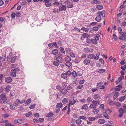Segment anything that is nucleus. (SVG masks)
Here are the masks:
<instances>
[{
  "label": "nucleus",
  "mask_w": 126,
  "mask_h": 126,
  "mask_svg": "<svg viewBox=\"0 0 126 126\" xmlns=\"http://www.w3.org/2000/svg\"><path fill=\"white\" fill-rule=\"evenodd\" d=\"M95 56L94 54H90L88 56V58L90 59H93L94 58Z\"/></svg>",
  "instance_id": "nucleus-17"
},
{
  "label": "nucleus",
  "mask_w": 126,
  "mask_h": 126,
  "mask_svg": "<svg viewBox=\"0 0 126 126\" xmlns=\"http://www.w3.org/2000/svg\"><path fill=\"white\" fill-rule=\"evenodd\" d=\"M71 74L74 78H76L77 76V73L75 71L71 73Z\"/></svg>",
  "instance_id": "nucleus-28"
},
{
  "label": "nucleus",
  "mask_w": 126,
  "mask_h": 126,
  "mask_svg": "<svg viewBox=\"0 0 126 126\" xmlns=\"http://www.w3.org/2000/svg\"><path fill=\"white\" fill-rule=\"evenodd\" d=\"M67 76H70L71 74V72L70 70H68L65 73Z\"/></svg>",
  "instance_id": "nucleus-30"
},
{
  "label": "nucleus",
  "mask_w": 126,
  "mask_h": 126,
  "mask_svg": "<svg viewBox=\"0 0 126 126\" xmlns=\"http://www.w3.org/2000/svg\"><path fill=\"white\" fill-rule=\"evenodd\" d=\"M118 29L119 33L122 35V33L123 32H122V29L121 28L119 27H118Z\"/></svg>",
  "instance_id": "nucleus-54"
},
{
  "label": "nucleus",
  "mask_w": 126,
  "mask_h": 126,
  "mask_svg": "<svg viewBox=\"0 0 126 126\" xmlns=\"http://www.w3.org/2000/svg\"><path fill=\"white\" fill-rule=\"evenodd\" d=\"M94 97L95 99H97L98 98L100 97H99L98 95L97 94H94Z\"/></svg>",
  "instance_id": "nucleus-44"
},
{
  "label": "nucleus",
  "mask_w": 126,
  "mask_h": 126,
  "mask_svg": "<svg viewBox=\"0 0 126 126\" xmlns=\"http://www.w3.org/2000/svg\"><path fill=\"white\" fill-rule=\"evenodd\" d=\"M119 111L120 113H124V110L122 108H120L119 109Z\"/></svg>",
  "instance_id": "nucleus-40"
},
{
  "label": "nucleus",
  "mask_w": 126,
  "mask_h": 126,
  "mask_svg": "<svg viewBox=\"0 0 126 126\" xmlns=\"http://www.w3.org/2000/svg\"><path fill=\"white\" fill-rule=\"evenodd\" d=\"M77 76H81L82 75V73L81 72V71H79L77 72Z\"/></svg>",
  "instance_id": "nucleus-50"
},
{
  "label": "nucleus",
  "mask_w": 126,
  "mask_h": 126,
  "mask_svg": "<svg viewBox=\"0 0 126 126\" xmlns=\"http://www.w3.org/2000/svg\"><path fill=\"white\" fill-rule=\"evenodd\" d=\"M84 52L87 53L92 52V51L90 50L89 48L86 47L84 49Z\"/></svg>",
  "instance_id": "nucleus-14"
},
{
  "label": "nucleus",
  "mask_w": 126,
  "mask_h": 126,
  "mask_svg": "<svg viewBox=\"0 0 126 126\" xmlns=\"http://www.w3.org/2000/svg\"><path fill=\"white\" fill-rule=\"evenodd\" d=\"M82 36L84 37H86L87 38H88L89 37V35L88 34H87L86 33H83L82 34Z\"/></svg>",
  "instance_id": "nucleus-36"
},
{
  "label": "nucleus",
  "mask_w": 126,
  "mask_h": 126,
  "mask_svg": "<svg viewBox=\"0 0 126 126\" xmlns=\"http://www.w3.org/2000/svg\"><path fill=\"white\" fill-rule=\"evenodd\" d=\"M43 2L45 3V5L47 7H49L51 5V3H49L48 0H44Z\"/></svg>",
  "instance_id": "nucleus-6"
},
{
  "label": "nucleus",
  "mask_w": 126,
  "mask_h": 126,
  "mask_svg": "<svg viewBox=\"0 0 126 126\" xmlns=\"http://www.w3.org/2000/svg\"><path fill=\"white\" fill-rule=\"evenodd\" d=\"M97 23L96 22H92L90 24V25H91L93 26H94L96 25Z\"/></svg>",
  "instance_id": "nucleus-61"
},
{
  "label": "nucleus",
  "mask_w": 126,
  "mask_h": 126,
  "mask_svg": "<svg viewBox=\"0 0 126 126\" xmlns=\"http://www.w3.org/2000/svg\"><path fill=\"white\" fill-rule=\"evenodd\" d=\"M105 69H100L98 71L99 73H102L104 72L105 71Z\"/></svg>",
  "instance_id": "nucleus-51"
},
{
  "label": "nucleus",
  "mask_w": 126,
  "mask_h": 126,
  "mask_svg": "<svg viewBox=\"0 0 126 126\" xmlns=\"http://www.w3.org/2000/svg\"><path fill=\"white\" fill-rule=\"evenodd\" d=\"M98 122L100 124H103L105 122V121L103 119H99Z\"/></svg>",
  "instance_id": "nucleus-11"
},
{
  "label": "nucleus",
  "mask_w": 126,
  "mask_h": 126,
  "mask_svg": "<svg viewBox=\"0 0 126 126\" xmlns=\"http://www.w3.org/2000/svg\"><path fill=\"white\" fill-rule=\"evenodd\" d=\"M125 98L124 96H122L119 98V100L120 102H122L124 100Z\"/></svg>",
  "instance_id": "nucleus-27"
},
{
  "label": "nucleus",
  "mask_w": 126,
  "mask_h": 126,
  "mask_svg": "<svg viewBox=\"0 0 126 126\" xmlns=\"http://www.w3.org/2000/svg\"><path fill=\"white\" fill-rule=\"evenodd\" d=\"M99 54L100 53L99 52L97 53L95 57H94V59L95 60H98V59Z\"/></svg>",
  "instance_id": "nucleus-43"
},
{
  "label": "nucleus",
  "mask_w": 126,
  "mask_h": 126,
  "mask_svg": "<svg viewBox=\"0 0 126 126\" xmlns=\"http://www.w3.org/2000/svg\"><path fill=\"white\" fill-rule=\"evenodd\" d=\"M101 16L99 15L97 16L95 18V20L97 22H99L101 20Z\"/></svg>",
  "instance_id": "nucleus-8"
},
{
  "label": "nucleus",
  "mask_w": 126,
  "mask_h": 126,
  "mask_svg": "<svg viewBox=\"0 0 126 126\" xmlns=\"http://www.w3.org/2000/svg\"><path fill=\"white\" fill-rule=\"evenodd\" d=\"M16 17H20L21 15V14L19 12L16 13Z\"/></svg>",
  "instance_id": "nucleus-56"
},
{
  "label": "nucleus",
  "mask_w": 126,
  "mask_h": 126,
  "mask_svg": "<svg viewBox=\"0 0 126 126\" xmlns=\"http://www.w3.org/2000/svg\"><path fill=\"white\" fill-rule=\"evenodd\" d=\"M11 17L13 18H15L16 14L14 12H12L11 14Z\"/></svg>",
  "instance_id": "nucleus-59"
},
{
  "label": "nucleus",
  "mask_w": 126,
  "mask_h": 126,
  "mask_svg": "<svg viewBox=\"0 0 126 126\" xmlns=\"http://www.w3.org/2000/svg\"><path fill=\"white\" fill-rule=\"evenodd\" d=\"M81 30L84 31L86 32H88L89 30L88 29L84 27H82Z\"/></svg>",
  "instance_id": "nucleus-39"
},
{
  "label": "nucleus",
  "mask_w": 126,
  "mask_h": 126,
  "mask_svg": "<svg viewBox=\"0 0 126 126\" xmlns=\"http://www.w3.org/2000/svg\"><path fill=\"white\" fill-rule=\"evenodd\" d=\"M20 101L19 99H16V100L13 103V105L15 106H16L20 103Z\"/></svg>",
  "instance_id": "nucleus-4"
},
{
  "label": "nucleus",
  "mask_w": 126,
  "mask_h": 126,
  "mask_svg": "<svg viewBox=\"0 0 126 126\" xmlns=\"http://www.w3.org/2000/svg\"><path fill=\"white\" fill-rule=\"evenodd\" d=\"M53 5L55 6H58L60 4V3L58 1H55L53 3Z\"/></svg>",
  "instance_id": "nucleus-38"
},
{
  "label": "nucleus",
  "mask_w": 126,
  "mask_h": 126,
  "mask_svg": "<svg viewBox=\"0 0 126 126\" xmlns=\"http://www.w3.org/2000/svg\"><path fill=\"white\" fill-rule=\"evenodd\" d=\"M95 119V118L93 117L88 118V120L90 121H93Z\"/></svg>",
  "instance_id": "nucleus-55"
},
{
  "label": "nucleus",
  "mask_w": 126,
  "mask_h": 126,
  "mask_svg": "<svg viewBox=\"0 0 126 126\" xmlns=\"http://www.w3.org/2000/svg\"><path fill=\"white\" fill-rule=\"evenodd\" d=\"M124 79V77H120L119 78H118V79L119 80V81L120 82L123 79Z\"/></svg>",
  "instance_id": "nucleus-62"
},
{
  "label": "nucleus",
  "mask_w": 126,
  "mask_h": 126,
  "mask_svg": "<svg viewBox=\"0 0 126 126\" xmlns=\"http://www.w3.org/2000/svg\"><path fill=\"white\" fill-rule=\"evenodd\" d=\"M83 62L85 65H88L90 63V61L89 59L86 58L84 60Z\"/></svg>",
  "instance_id": "nucleus-5"
},
{
  "label": "nucleus",
  "mask_w": 126,
  "mask_h": 126,
  "mask_svg": "<svg viewBox=\"0 0 126 126\" xmlns=\"http://www.w3.org/2000/svg\"><path fill=\"white\" fill-rule=\"evenodd\" d=\"M91 42L94 44H96L97 43V42L96 40L94 39H92L91 40Z\"/></svg>",
  "instance_id": "nucleus-25"
},
{
  "label": "nucleus",
  "mask_w": 126,
  "mask_h": 126,
  "mask_svg": "<svg viewBox=\"0 0 126 126\" xmlns=\"http://www.w3.org/2000/svg\"><path fill=\"white\" fill-rule=\"evenodd\" d=\"M48 47L51 48H52L53 47V44L52 43H49L48 45Z\"/></svg>",
  "instance_id": "nucleus-63"
},
{
  "label": "nucleus",
  "mask_w": 126,
  "mask_h": 126,
  "mask_svg": "<svg viewBox=\"0 0 126 126\" xmlns=\"http://www.w3.org/2000/svg\"><path fill=\"white\" fill-rule=\"evenodd\" d=\"M17 58V57L16 56H15L13 57L12 58L11 60V62L12 63H14L15 60Z\"/></svg>",
  "instance_id": "nucleus-20"
},
{
  "label": "nucleus",
  "mask_w": 126,
  "mask_h": 126,
  "mask_svg": "<svg viewBox=\"0 0 126 126\" xmlns=\"http://www.w3.org/2000/svg\"><path fill=\"white\" fill-rule=\"evenodd\" d=\"M92 29L93 31H96L98 30V28L97 27H93Z\"/></svg>",
  "instance_id": "nucleus-53"
},
{
  "label": "nucleus",
  "mask_w": 126,
  "mask_h": 126,
  "mask_svg": "<svg viewBox=\"0 0 126 126\" xmlns=\"http://www.w3.org/2000/svg\"><path fill=\"white\" fill-rule=\"evenodd\" d=\"M56 60L59 63H61L63 61V59L61 56H58L56 58Z\"/></svg>",
  "instance_id": "nucleus-3"
},
{
  "label": "nucleus",
  "mask_w": 126,
  "mask_h": 126,
  "mask_svg": "<svg viewBox=\"0 0 126 126\" xmlns=\"http://www.w3.org/2000/svg\"><path fill=\"white\" fill-rule=\"evenodd\" d=\"M63 107V104L61 103H58L56 105V107L57 108H61Z\"/></svg>",
  "instance_id": "nucleus-22"
},
{
  "label": "nucleus",
  "mask_w": 126,
  "mask_h": 126,
  "mask_svg": "<svg viewBox=\"0 0 126 126\" xmlns=\"http://www.w3.org/2000/svg\"><path fill=\"white\" fill-rule=\"evenodd\" d=\"M65 60L66 62H70L71 61V59L69 57L67 56L65 58Z\"/></svg>",
  "instance_id": "nucleus-13"
},
{
  "label": "nucleus",
  "mask_w": 126,
  "mask_h": 126,
  "mask_svg": "<svg viewBox=\"0 0 126 126\" xmlns=\"http://www.w3.org/2000/svg\"><path fill=\"white\" fill-rule=\"evenodd\" d=\"M66 10V6L62 5V6H60L59 7V10L60 11H65Z\"/></svg>",
  "instance_id": "nucleus-1"
},
{
  "label": "nucleus",
  "mask_w": 126,
  "mask_h": 126,
  "mask_svg": "<svg viewBox=\"0 0 126 126\" xmlns=\"http://www.w3.org/2000/svg\"><path fill=\"white\" fill-rule=\"evenodd\" d=\"M60 51L63 54H65V51L64 50V49L62 47H60Z\"/></svg>",
  "instance_id": "nucleus-41"
},
{
  "label": "nucleus",
  "mask_w": 126,
  "mask_h": 126,
  "mask_svg": "<svg viewBox=\"0 0 126 126\" xmlns=\"http://www.w3.org/2000/svg\"><path fill=\"white\" fill-rule=\"evenodd\" d=\"M76 100L74 102H73L72 101L69 100V102L70 104H71V105H73L76 102Z\"/></svg>",
  "instance_id": "nucleus-48"
},
{
  "label": "nucleus",
  "mask_w": 126,
  "mask_h": 126,
  "mask_svg": "<svg viewBox=\"0 0 126 126\" xmlns=\"http://www.w3.org/2000/svg\"><path fill=\"white\" fill-rule=\"evenodd\" d=\"M17 120L18 123L19 124H21L23 123L24 122V120L23 119H19Z\"/></svg>",
  "instance_id": "nucleus-32"
},
{
  "label": "nucleus",
  "mask_w": 126,
  "mask_h": 126,
  "mask_svg": "<svg viewBox=\"0 0 126 126\" xmlns=\"http://www.w3.org/2000/svg\"><path fill=\"white\" fill-rule=\"evenodd\" d=\"M82 120L81 119H78L76 120V123L78 125H80L81 123Z\"/></svg>",
  "instance_id": "nucleus-29"
},
{
  "label": "nucleus",
  "mask_w": 126,
  "mask_h": 126,
  "mask_svg": "<svg viewBox=\"0 0 126 126\" xmlns=\"http://www.w3.org/2000/svg\"><path fill=\"white\" fill-rule=\"evenodd\" d=\"M115 105L117 107H120L121 105V104L120 102H118L116 103Z\"/></svg>",
  "instance_id": "nucleus-64"
},
{
  "label": "nucleus",
  "mask_w": 126,
  "mask_h": 126,
  "mask_svg": "<svg viewBox=\"0 0 126 126\" xmlns=\"http://www.w3.org/2000/svg\"><path fill=\"white\" fill-rule=\"evenodd\" d=\"M70 56L72 57H74L75 56V54L73 52H72L70 53Z\"/></svg>",
  "instance_id": "nucleus-45"
},
{
  "label": "nucleus",
  "mask_w": 126,
  "mask_h": 126,
  "mask_svg": "<svg viewBox=\"0 0 126 126\" xmlns=\"http://www.w3.org/2000/svg\"><path fill=\"white\" fill-rule=\"evenodd\" d=\"M101 3V1H100L97 0H94L91 2V3L92 4H100Z\"/></svg>",
  "instance_id": "nucleus-10"
},
{
  "label": "nucleus",
  "mask_w": 126,
  "mask_h": 126,
  "mask_svg": "<svg viewBox=\"0 0 126 126\" xmlns=\"http://www.w3.org/2000/svg\"><path fill=\"white\" fill-rule=\"evenodd\" d=\"M95 100H93L92 102V104L90 105L89 107L90 108L94 109L96 108L97 106L95 104Z\"/></svg>",
  "instance_id": "nucleus-2"
},
{
  "label": "nucleus",
  "mask_w": 126,
  "mask_h": 126,
  "mask_svg": "<svg viewBox=\"0 0 126 126\" xmlns=\"http://www.w3.org/2000/svg\"><path fill=\"white\" fill-rule=\"evenodd\" d=\"M56 89L57 90H59L60 91L62 89V88L60 85H58L56 87Z\"/></svg>",
  "instance_id": "nucleus-47"
},
{
  "label": "nucleus",
  "mask_w": 126,
  "mask_h": 126,
  "mask_svg": "<svg viewBox=\"0 0 126 126\" xmlns=\"http://www.w3.org/2000/svg\"><path fill=\"white\" fill-rule=\"evenodd\" d=\"M12 79L10 77H7L5 79V82L7 83H9L12 82Z\"/></svg>",
  "instance_id": "nucleus-7"
},
{
  "label": "nucleus",
  "mask_w": 126,
  "mask_h": 126,
  "mask_svg": "<svg viewBox=\"0 0 126 126\" xmlns=\"http://www.w3.org/2000/svg\"><path fill=\"white\" fill-rule=\"evenodd\" d=\"M53 13H59V11H58V9H56L55 8L53 9Z\"/></svg>",
  "instance_id": "nucleus-58"
},
{
  "label": "nucleus",
  "mask_w": 126,
  "mask_h": 126,
  "mask_svg": "<svg viewBox=\"0 0 126 126\" xmlns=\"http://www.w3.org/2000/svg\"><path fill=\"white\" fill-rule=\"evenodd\" d=\"M16 73L14 71H12L11 73V75L13 77H15L16 76Z\"/></svg>",
  "instance_id": "nucleus-16"
},
{
  "label": "nucleus",
  "mask_w": 126,
  "mask_h": 126,
  "mask_svg": "<svg viewBox=\"0 0 126 126\" xmlns=\"http://www.w3.org/2000/svg\"><path fill=\"white\" fill-rule=\"evenodd\" d=\"M53 46H54L55 48H57L58 47L57 46L56 43V42H54L53 43Z\"/></svg>",
  "instance_id": "nucleus-57"
},
{
  "label": "nucleus",
  "mask_w": 126,
  "mask_h": 126,
  "mask_svg": "<svg viewBox=\"0 0 126 126\" xmlns=\"http://www.w3.org/2000/svg\"><path fill=\"white\" fill-rule=\"evenodd\" d=\"M51 53L53 55H56L58 54V51L57 49H55L52 50Z\"/></svg>",
  "instance_id": "nucleus-9"
},
{
  "label": "nucleus",
  "mask_w": 126,
  "mask_h": 126,
  "mask_svg": "<svg viewBox=\"0 0 126 126\" xmlns=\"http://www.w3.org/2000/svg\"><path fill=\"white\" fill-rule=\"evenodd\" d=\"M20 69L19 67L16 68L12 70V71H14V72L17 73V72L20 71Z\"/></svg>",
  "instance_id": "nucleus-23"
},
{
  "label": "nucleus",
  "mask_w": 126,
  "mask_h": 126,
  "mask_svg": "<svg viewBox=\"0 0 126 126\" xmlns=\"http://www.w3.org/2000/svg\"><path fill=\"white\" fill-rule=\"evenodd\" d=\"M103 8V6L101 5H97L96 7V8L99 10H101Z\"/></svg>",
  "instance_id": "nucleus-21"
},
{
  "label": "nucleus",
  "mask_w": 126,
  "mask_h": 126,
  "mask_svg": "<svg viewBox=\"0 0 126 126\" xmlns=\"http://www.w3.org/2000/svg\"><path fill=\"white\" fill-rule=\"evenodd\" d=\"M67 76L66 74L63 73L61 75V77L63 79H65L67 78Z\"/></svg>",
  "instance_id": "nucleus-18"
},
{
  "label": "nucleus",
  "mask_w": 126,
  "mask_h": 126,
  "mask_svg": "<svg viewBox=\"0 0 126 126\" xmlns=\"http://www.w3.org/2000/svg\"><path fill=\"white\" fill-rule=\"evenodd\" d=\"M31 98L27 100L25 102V104H28L30 103L31 101Z\"/></svg>",
  "instance_id": "nucleus-46"
},
{
  "label": "nucleus",
  "mask_w": 126,
  "mask_h": 126,
  "mask_svg": "<svg viewBox=\"0 0 126 126\" xmlns=\"http://www.w3.org/2000/svg\"><path fill=\"white\" fill-rule=\"evenodd\" d=\"M113 38L115 40H116L117 39V38L115 34H113Z\"/></svg>",
  "instance_id": "nucleus-60"
},
{
  "label": "nucleus",
  "mask_w": 126,
  "mask_h": 126,
  "mask_svg": "<svg viewBox=\"0 0 126 126\" xmlns=\"http://www.w3.org/2000/svg\"><path fill=\"white\" fill-rule=\"evenodd\" d=\"M11 88L10 86H7L5 88V90L6 92H9L10 91V89Z\"/></svg>",
  "instance_id": "nucleus-34"
},
{
  "label": "nucleus",
  "mask_w": 126,
  "mask_h": 126,
  "mask_svg": "<svg viewBox=\"0 0 126 126\" xmlns=\"http://www.w3.org/2000/svg\"><path fill=\"white\" fill-rule=\"evenodd\" d=\"M53 63L54 65L58 66L59 65L60 63L57 61H53Z\"/></svg>",
  "instance_id": "nucleus-26"
},
{
  "label": "nucleus",
  "mask_w": 126,
  "mask_h": 126,
  "mask_svg": "<svg viewBox=\"0 0 126 126\" xmlns=\"http://www.w3.org/2000/svg\"><path fill=\"white\" fill-rule=\"evenodd\" d=\"M68 102V100L66 98H63L62 100V102L63 103L65 104Z\"/></svg>",
  "instance_id": "nucleus-42"
},
{
  "label": "nucleus",
  "mask_w": 126,
  "mask_h": 126,
  "mask_svg": "<svg viewBox=\"0 0 126 126\" xmlns=\"http://www.w3.org/2000/svg\"><path fill=\"white\" fill-rule=\"evenodd\" d=\"M54 114L53 112H50L46 115V116L47 117H52Z\"/></svg>",
  "instance_id": "nucleus-24"
},
{
  "label": "nucleus",
  "mask_w": 126,
  "mask_h": 126,
  "mask_svg": "<svg viewBox=\"0 0 126 126\" xmlns=\"http://www.w3.org/2000/svg\"><path fill=\"white\" fill-rule=\"evenodd\" d=\"M60 92H61L63 94H65L68 92V91L66 89H62L61 91H60Z\"/></svg>",
  "instance_id": "nucleus-15"
},
{
  "label": "nucleus",
  "mask_w": 126,
  "mask_h": 126,
  "mask_svg": "<svg viewBox=\"0 0 126 126\" xmlns=\"http://www.w3.org/2000/svg\"><path fill=\"white\" fill-rule=\"evenodd\" d=\"M65 65L67 66L70 67L72 65V63L70 62H66L65 63Z\"/></svg>",
  "instance_id": "nucleus-31"
},
{
  "label": "nucleus",
  "mask_w": 126,
  "mask_h": 126,
  "mask_svg": "<svg viewBox=\"0 0 126 126\" xmlns=\"http://www.w3.org/2000/svg\"><path fill=\"white\" fill-rule=\"evenodd\" d=\"M32 114V113L31 112H29L28 113H26L25 114V116L27 117H29L31 116Z\"/></svg>",
  "instance_id": "nucleus-35"
},
{
  "label": "nucleus",
  "mask_w": 126,
  "mask_h": 126,
  "mask_svg": "<svg viewBox=\"0 0 126 126\" xmlns=\"http://www.w3.org/2000/svg\"><path fill=\"white\" fill-rule=\"evenodd\" d=\"M36 105V104H34L33 105H31L30 106L29 108L30 109H33L35 107Z\"/></svg>",
  "instance_id": "nucleus-52"
},
{
  "label": "nucleus",
  "mask_w": 126,
  "mask_h": 126,
  "mask_svg": "<svg viewBox=\"0 0 126 126\" xmlns=\"http://www.w3.org/2000/svg\"><path fill=\"white\" fill-rule=\"evenodd\" d=\"M122 36H120L119 37V39L121 40H124L125 39L126 37V36H124L123 35H121Z\"/></svg>",
  "instance_id": "nucleus-33"
},
{
  "label": "nucleus",
  "mask_w": 126,
  "mask_h": 126,
  "mask_svg": "<svg viewBox=\"0 0 126 126\" xmlns=\"http://www.w3.org/2000/svg\"><path fill=\"white\" fill-rule=\"evenodd\" d=\"M103 114L105 118H107L108 119L109 118V116L106 112H104L103 113Z\"/></svg>",
  "instance_id": "nucleus-37"
},
{
  "label": "nucleus",
  "mask_w": 126,
  "mask_h": 126,
  "mask_svg": "<svg viewBox=\"0 0 126 126\" xmlns=\"http://www.w3.org/2000/svg\"><path fill=\"white\" fill-rule=\"evenodd\" d=\"M6 96L5 95L2 94L0 95V100H2L4 99L5 98H6Z\"/></svg>",
  "instance_id": "nucleus-12"
},
{
  "label": "nucleus",
  "mask_w": 126,
  "mask_h": 126,
  "mask_svg": "<svg viewBox=\"0 0 126 126\" xmlns=\"http://www.w3.org/2000/svg\"><path fill=\"white\" fill-rule=\"evenodd\" d=\"M62 42V40L61 39H60L57 42L58 44V45L61 46V43Z\"/></svg>",
  "instance_id": "nucleus-49"
},
{
  "label": "nucleus",
  "mask_w": 126,
  "mask_h": 126,
  "mask_svg": "<svg viewBox=\"0 0 126 126\" xmlns=\"http://www.w3.org/2000/svg\"><path fill=\"white\" fill-rule=\"evenodd\" d=\"M88 108L87 106V104H85L83 105L81 107V109H83L85 110H87Z\"/></svg>",
  "instance_id": "nucleus-19"
}]
</instances>
